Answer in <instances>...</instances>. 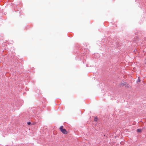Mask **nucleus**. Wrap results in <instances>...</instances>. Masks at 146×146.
Wrapping results in <instances>:
<instances>
[{
  "label": "nucleus",
  "mask_w": 146,
  "mask_h": 146,
  "mask_svg": "<svg viewBox=\"0 0 146 146\" xmlns=\"http://www.w3.org/2000/svg\"><path fill=\"white\" fill-rule=\"evenodd\" d=\"M59 129L64 134H67V132L66 130L63 128V126H61L60 128Z\"/></svg>",
  "instance_id": "nucleus-1"
},
{
  "label": "nucleus",
  "mask_w": 146,
  "mask_h": 146,
  "mask_svg": "<svg viewBox=\"0 0 146 146\" xmlns=\"http://www.w3.org/2000/svg\"><path fill=\"white\" fill-rule=\"evenodd\" d=\"M98 119V118H97V117H95L94 118V121H97Z\"/></svg>",
  "instance_id": "nucleus-2"
},
{
  "label": "nucleus",
  "mask_w": 146,
  "mask_h": 146,
  "mask_svg": "<svg viewBox=\"0 0 146 146\" xmlns=\"http://www.w3.org/2000/svg\"><path fill=\"white\" fill-rule=\"evenodd\" d=\"M141 130L139 129H137V131L138 132H141Z\"/></svg>",
  "instance_id": "nucleus-3"
},
{
  "label": "nucleus",
  "mask_w": 146,
  "mask_h": 146,
  "mask_svg": "<svg viewBox=\"0 0 146 146\" xmlns=\"http://www.w3.org/2000/svg\"><path fill=\"white\" fill-rule=\"evenodd\" d=\"M31 122H27V124L28 125H30V124H31Z\"/></svg>",
  "instance_id": "nucleus-4"
},
{
  "label": "nucleus",
  "mask_w": 146,
  "mask_h": 146,
  "mask_svg": "<svg viewBox=\"0 0 146 146\" xmlns=\"http://www.w3.org/2000/svg\"><path fill=\"white\" fill-rule=\"evenodd\" d=\"M140 82V79H139V78H138V81H137V82Z\"/></svg>",
  "instance_id": "nucleus-5"
}]
</instances>
